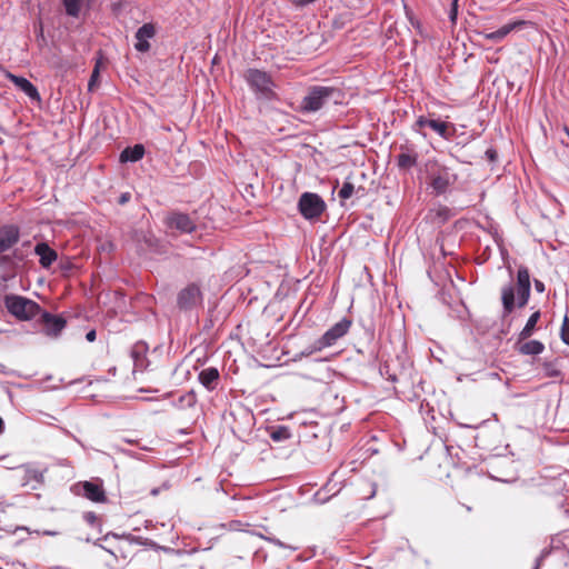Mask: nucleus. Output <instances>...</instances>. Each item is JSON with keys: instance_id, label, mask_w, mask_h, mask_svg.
Returning a JSON list of instances; mask_svg holds the SVG:
<instances>
[{"instance_id": "obj_4", "label": "nucleus", "mask_w": 569, "mask_h": 569, "mask_svg": "<svg viewBox=\"0 0 569 569\" xmlns=\"http://www.w3.org/2000/svg\"><path fill=\"white\" fill-rule=\"evenodd\" d=\"M426 171L429 180V187L437 196L446 193L449 187L457 180V174L453 173L450 168L441 164L437 160H429L426 163Z\"/></svg>"}, {"instance_id": "obj_32", "label": "nucleus", "mask_w": 569, "mask_h": 569, "mask_svg": "<svg viewBox=\"0 0 569 569\" xmlns=\"http://www.w3.org/2000/svg\"><path fill=\"white\" fill-rule=\"evenodd\" d=\"M98 77H99V67L96 66V68L93 69L92 73H91V77L89 79V83H88L89 90L93 89Z\"/></svg>"}, {"instance_id": "obj_35", "label": "nucleus", "mask_w": 569, "mask_h": 569, "mask_svg": "<svg viewBox=\"0 0 569 569\" xmlns=\"http://www.w3.org/2000/svg\"><path fill=\"white\" fill-rule=\"evenodd\" d=\"M180 401H187V405L191 407L196 402V393L190 391L186 396L181 397Z\"/></svg>"}, {"instance_id": "obj_5", "label": "nucleus", "mask_w": 569, "mask_h": 569, "mask_svg": "<svg viewBox=\"0 0 569 569\" xmlns=\"http://www.w3.org/2000/svg\"><path fill=\"white\" fill-rule=\"evenodd\" d=\"M8 469L16 470L14 477L20 483V487L30 490H38L44 483V475L48 471L46 467H41L36 462H28L17 467H7Z\"/></svg>"}, {"instance_id": "obj_37", "label": "nucleus", "mask_w": 569, "mask_h": 569, "mask_svg": "<svg viewBox=\"0 0 569 569\" xmlns=\"http://www.w3.org/2000/svg\"><path fill=\"white\" fill-rule=\"evenodd\" d=\"M458 18V6H451L449 10V20L452 24H456Z\"/></svg>"}, {"instance_id": "obj_8", "label": "nucleus", "mask_w": 569, "mask_h": 569, "mask_svg": "<svg viewBox=\"0 0 569 569\" xmlns=\"http://www.w3.org/2000/svg\"><path fill=\"white\" fill-rule=\"evenodd\" d=\"M21 238V229L16 223H3L0 226V266L7 264L11 258L4 254L11 250Z\"/></svg>"}, {"instance_id": "obj_47", "label": "nucleus", "mask_w": 569, "mask_h": 569, "mask_svg": "<svg viewBox=\"0 0 569 569\" xmlns=\"http://www.w3.org/2000/svg\"><path fill=\"white\" fill-rule=\"evenodd\" d=\"M458 2H459V0H452L451 6H455V4L458 6Z\"/></svg>"}, {"instance_id": "obj_18", "label": "nucleus", "mask_w": 569, "mask_h": 569, "mask_svg": "<svg viewBox=\"0 0 569 569\" xmlns=\"http://www.w3.org/2000/svg\"><path fill=\"white\" fill-rule=\"evenodd\" d=\"M9 80L21 90L27 97H29L33 101H40L41 97L37 89V87L27 78L21 76H16L13 73H8Z\"/></svg>"}, {"instance_id": "obj_28", "label": "nucleus", "mask_w": 569, "mask_h": 569, "mask_svg": "<svg viewBox=\"0 0 569 569\" xmlns=\"http://www.w3.org/2000/svg\"><path fill=\"white\" fill-rule=\"evenodd\" d=\"M542 370L545 376L548 378H557L561 373L556 361H545Z\"/></svg>"}, {"instance_id": "obj_17", "label": "nucleus", "mask_w": 569, "mask_h": 569, "mask_svg": "<svg viewBox=\"0 0 569 569\" xmlns=\"http://www.w3.org/2000/svg\"><path fill=\"white\" fill-rule=\"evenodd\" d=\"M34 253L39 257V264L43 269H49L58 259V253L48 242L41 241L34 246Z\"/></svg>"}, {"instance_id": "obj_41", "label": "nucleus", "mask_w": 569, "mask_h": 569, "mask_svg": "<svg viewBox=\"0 0 569 569\" xmlns=\"http://www.w3.org/2000/svg\"><path fill=\"white\" fill-rule=\"evenodd\" d=\"M110 537L118 538V535H116V533H107L103 538H101V540L108 541ZM98 541H100V539Z\"/></svg>"}, {"instance_id": "obj_39", "label": "nucleus", "mask_w": 569, "mask_h": 569, "mask_svg": "<svg viewBox=\"0 0 569 569\" xmlns=\"http://www.w3.org/2000/svg\"><path fill=\"white\" fill-rule=\"evenodd\" d=\"M533 284H535V289L538 291V292H543L545 291V283L538 279H535L533 281Z\"/></svg>"}, {"instance_id": "obj_40", "label": "nucleus", "mask_w": 569, "mask_h": 569, "mask_svg": "<svg viewBox=\"0 0 569 569\" xmlns=\"http://www.w3.org/2000/svg\"><path fill=\"white\" fill-rule=\"evenodd\" d=\"M97 338V332L96 330H90L87 332L86 335V339L89 341V342H93Z\"/></svg>"}, {"instance_id": "obj_44", "label": "nucleus", "mask_w": 569, "mask_h": 569, "mask_svg": "<svg viewBox=\"0 0 569 569\" xmlns=\"http://www.w3.org/2000/svg\"><path fill=\"white\" fill-rule=\"evenodd\" d=\"M237 526H238V522H237V521H232V522H230V528H231V529H237Z\"/></svg>"}, {"instance_id": "obj_46", "label": "nucleus", "mask_w": 569, "mask_h": 569, "mask_svg": "<svg viewBox=\"0 0 569 569\" xmlns=\"http://www.w3.org/2000/svg\"><path fill=\"white\" fill-rule=\"evenodd\" d=\"M43 533L47 535V536H54L56 535L54 531H44Z\"/></svg>"}, {"instance_id": "obj_38", "label": "nucleus", "mask_w": 569, "mask_h": 569, "mask_svg": "<svg viewBox=\"0 0 569 569\" xmlns=\"http://www.w3.org/2000/svg\"><path fill=\"white\" fill-rule=\"evenodd\" d=\"M130 200H131V193L130 192H123V193L120 194V197L118 199V203L123 206V204L128 203Z\"/></svg>"}, {"instance_id": "obj_10", "label": "nucleus", "mask_w": 569, "mask_h": 569, "mask_svg": "<svg viewBox=\"0 0 569 569\" xmlns=\"http://www.w3.org/2000/svg\"><path fill=\"white\" fill-rule=\"evenodd\" d=\"M351 323V320L345 317L331 326L320 338L317 339L316 349H326L335 346L339 339L348 333Z\"/></svg>"}, {"instance_id": "obj_2", "label": "nucleus", "mask_w": 569, "mask_h": 569, "mask_svg": "<svg viewBox=\"0 0 569 569\" xmlns=\"http://www.w3.org/2000/svg\"><path fill=\"white\" fill-rule=\"evenodd\" d=\"M345 98L343 91L333 86L313 84L307 89L305 97L297 107V112L311 114L319 112L329 103L341 104Z\"/></svg>"}, {"instance_id": "obj_14", "label": "nucleus", "mask_w": 569, "mask_h": 569, "mask_svg": "<svg viewBox=\"0 0 569 569\" xmlns=\"http://www.w3.org/2000/svg\"><path fill=\"white\" fill-rule=\"evenodd\" d=\"M40 321L43 325V332L53 338H57L67 325V320L62 315H52L44 310L40 313Z\"/></svg>"}, {"instance_id": "obj_29", "label": "nucleus", "mask_w": 569, "mask_h": 569, "mask_svg": "<svg viewBox=\"0 0 569 569\" xmlns=\"http://www.w3.org/2000/svg\"><path fill=\"white\" fill-rule=\"evenodd\" d=\"M355 192V186L351 181H349L348 179L342 183V187L340 188V190L338 191V197L341 199V200H347L349 198H351V196Z\"/></svg>"}, {"instance_id": "obj_22", "label": "nucleus", "mask_w": 569, "mask_h": 569, "mask_svg": "<svg viewBox=\"0 0 569 569\" xmlns=\"http://www.w3.org/2000/svg\"><path fill=\"white\" fill-rule=\"evenodd\" d=\"M148 351V345L144 341H138L131 349V357L134 362V369L142 370L144 365V355Z\"/></svg>"}, {"instance_id": "obj_43", "label": "nucleus", "mask_w": 569, "mask_h": 569, "mask_svg": "<svg viewBox=\"0 0 569 569\" xmlns=\"http://www.w3.org/2000/svg\"><path fill=\"white\" fill-rule=\"evenodd\" d=\"M94 545H96V546H99V547H101V548H103V549H104V550H107L109 553L114 555V552H113L112 550H110V549H108V548H106V547L101 546L98 541H97V542H94Z\"/></svg>"}, {"instance_id": "obj_9", "label": "nucleus", "mask_w": 569, "mask_h": 569, "mask_svg": "<svg viewBox=\"0 0 569 569\" xmlns=\"http://www.w3.org/2000/svg\"><path fill=\"white\" fill-rule=\"evenodd\" d=\"M425 128H430V130H433L437 134L446 140H450L455 133V129L451 123L441 121L439 119H428L423 116H420L412 126V129L421 136L426 137V132L422 131Z\"/></svg>"}, {"instance_id": "obj_16", "label": "nucleus", "mask_w": 569, "mask_h": 569, "mask_svg": "<svg viewBox=\"0 0 569 569\" xmlns=\"http://www.w3.org/2000/svg\"><path fill=\"white\" fill-rule=\"evenodd\" d=\"M154 36H156L154 24L151 22L143 23L136 31L134 37L137 39V42L134 43V49L139 52L149 51L150 50L149 40L152 39Z\"/></svg>"}, {"instance_id": "obj_19", "label": "nucleus", "mask_w": 569, "mask_h": 569, "mask_svg": "<svg viewBox=\"0 0 569 569\" xmlns=\"http://www.w3.org/2000/svg\"><path fill=\"white\" fill-rule=\"evenodd\" d=\"M198 380L208 391H213L219 385V370L216 367L204 368L199 372Z\"/></svg>"}, {"instance_id": "obj_12", "label": "nucleus", "mask_w": 569, "mask_h": 569, "mask_svg": "<svg viewBox=\"0 0 569 569\" xmlns=\"http://www.w3.org/2000/svg\"><path fill=\"white\" fill-rule=\"evenodd\" d=\"M164 224L169 230H176L179 233H192L197 229V222L190 214L172 210L164 218Z\"/></svg>"}, {"instance_id": "obj_33", "label": "nucleus", "mask_w": 569, "mask_h": 569, "mask_svg": "<svg viewBox=\"0 0 569 569\" xmlns=\"http://www.w3.org/2000/svg\"><path fill=\"white\" fill-rule=\"evenodd\" d=\"M317 347V340L313 341L310 346H308L306 349L301 351V356H310L317 351H321L322 349H316Z\"/></svg>"}, {"instance_id": "obj_48", "label": "nucleus", "mask_w": 569, "mask_h": 569, "mask_svg": "<svg viewBox=\"0 0 569 569\" xmlns=\"http://www.w3.org/2000/svg\"><path fill=\"white\" fill-rule=\"evenodd\" d=\"M61 268L64 270L69 269L68 264L61 266Z\"/></svg>"}, {"instance_id": "obj_6", "label": "nucleus", "mask_w": 569, "mask_h": 569, "mask_svg": "<svg viewBox=\"0 0 569 569\" xmlns=\"http://www.w3.org/2000/svg\"><path fill=\"white\" fill-rule=\"evenodd\" d=\"M7 310L17 319L28 321L40 316L42 309L36 301L17 295H9L4 299Z\"/></svg>"}, {"instance_id": "obj_34", "label": "nucleus", "mask_w": 569, "mask_h": 569, "mask_svg": "<svg viewBox=\"0 0 569 569\" xmlns=\"http://www.w3.org/2000/svg\"><path fill=\"white\" fill-rule=\"evenodd\" d=\"M83 519L91 526H94L98 521V517L94 512L88 511L83 513Z\"/></svg>"}, {"instance_id": "obj_23", "label": "nucleus", "mask_w": 569, "mask_h": 569, "mask_svg": "<svg viewBox=\"0 0 569 569\" xmlns=\"http://www.w3.org/2000/svg\"><path fill=\"white\" fill-rule=\"evenodd\" d=\"M540 317H541V313H540L539 310L535 311L529 317V319L527 320V323L525 325V327L522 328V330L518 335L519 341H525V340L529 339L533 335V331L536 329V326H537Z\"/></svg>"}, {"instance_id": "obj_36", "label": "nucleus", "mask_w": 569, "mask_h": 569, "mask_svg": "<svg viewBox=\"0 0 569 569\" xmlns=\"http://www.w3.org/2000/svg\"><path fill=\"white\" fill-rule=\"evenodd\" d=\"M550 553V550L543 549L540 553V556L536 559L535 567L532 569H540L541 562Z\"/></svg>"}, {"instance_id": "obj_20", "label": "nucleus", "mask_w": 569, "mask_h": 569, "mask_svg": "<svg viewBox=\"0 0 569 569\" xmlns=\"http://www.w3.org/2000/svg\"><path fill=\"white\" fill-rule=\"evenodd\" d=\"M516 350L523 356H538L545 351V345L539 340L519 341L516 342Z\"/></svg>"}, {"instance_id": "obj_30", "label": "nucleus", "mask_w": 569, "mask_h": 569, "mask_svg": "<svg viewBox=\"0 0 569 569\" xmlns=\"http://www.w3.org/2000/svg\"><path fill=\"white\" fill-rule=\"evenodd\" d=\"M561 340L569 346V319L565 317L560 332Z\"/></svg>"}, {"instance_id": "obj_26", "label": "nucleus", "mask_w": 569, "mask_h": 569, "mask_svg": "<svg viewBox=\"0 0 569 569\" xmlns=\"http://www.w3.org/2000/svg\"><path fill=\"white\" fill-rule=\"evenodd\" d=\"M290 437H291V431L286 426H276L270 430V438L274 442H282L284 440L290 439Z\"/></svg>"}, {"instance_id": "obj_42", "label": "nucleus", "mask_w": 569, "mask_h": 569, "mask_svg": "<svg viewBox=\"0 0 569 569\" xmlns=\"http://www.w3.org/2000/svg\"><path fill=\"white\" fill-rule=\"evenodd\" d=\"M4 430V421L3 419L0 417V433H2Z\"/></svg>"}, {"instance_id": "obj_1", "label": "nucleus", "mask_w": 569, "mask_h": 569, "mask_svg": "<svg viewBox=\"0 0 569 569\" xmlns=\"http://www.w3.org/2000/svg\"><path fill=\"white\" fill-rule=\"evenodd\" d=\"M531 293L530 273L527 267L520 266L517 271L516 283H508L501 288V320L508 321L516 308H523Z\"/></svg>"}, {"instance_id": "obj_45", "label": "nucleus", "mask_w": 569, "mask_h": 569, "mask_svg": "<svg viewBox=\"0 0 569 569\" xmlns=\"http://www.w3.org/2000/svg\"><path fill=\"white\" fill-rule=\"evenodd\" d=\"M159 493V489L158 488H154L151 490V495L152 496H157Z\"/></svg>"}, {"instance_id": "obj_3", "label": "nucleus", "mask_w": 569, "mask_h": 569, "mask_svg": "<svg viewBox=\"0 0 569 569\" xmlns=\"http://www.w3.org/2000/svg\"><path fill=\"white\" fill-rule=\"evenodd\" d=\"M244 80L258 100L272 101L278 99L274 91L276 83L268 72L249 68L244 73Z\"/></svg>"}, {"instance_id": "obj_27", "label": "nucleus", "mask_w": 569, "mask_h": 569, "mask_svg": "<svg viewBox=\"0 0 569 569\" xmlns=\"http://www.w3.org/2000/svg\"><path fill=\"white\" fill-rule=\"evenodd\" d=\"M256 536L260 537L261 539L279 547V548H282V549H289L291 551H296L298 550V547H295V546H290V545H287L284 543L283 541L279 540L278 538L273 537V536H270V535H263V533H256Z\"/></svg>"}, {"instance_id": "obj_15", "label": "nucleus", "mask_w": 569, "mask_h": 569, "mask_svg": "<svg viewBox=\"0 0 569 569\" xmlns=\"http://www.w3.org/2000/svg\"><path fill=\"white\" fill-rule=\"evenodd\" d=\"M528 26H533V23L531 21H527V20H515L512 22H509V23L502 26L501 28H499L496 31L483 32V37L487 40L498 43V42L502 41L512 31L521 30Z\"/></svg>"}, {"instance_id": "obj_50", "label": "nucleus", "mask_w": 569, "mask_h": 569, "mask_svg": "<svg viewBox=\"0 0 569 569\" xmlns=\"http://www.w3.org/2000/svg\"><path fill=\"white\" fill-rule=\"evenodd\" d=\"M20 529L21 530H27V531L29 530L27 527H21Z\"/></svg>"}, {"instance_id": "obj_7", "label": "nucleus", "mask_w": 569, "mask_h": 569, "mask_svg": "<svg viewBox=\"0 0 569 569\" xmlns=\"http://www.w3.org/2000/svg\"><path fill=\"white\" fill-rule=\"evenodd\" d=\"M299 213L309 221L317 220L325 212L327 204L325 200L313 192H303L298 200Z\"/></svg>"}, {"instance_id": "obj_13", "label": "nucleus", "mask_w": 569, "mask_h": 569, "mask_svg": "<svg viewBox=\"0 0 569 569\" xmlns=\"http://www.w3.org/2000/svg\"><path fill=\"white\" fill-rule=\"evenodd\" d=\"M202 301V292L197 283H189L177 296V306L182 311L197 308Z\"/></svg>"}, {"instance_id": "obj_21", "label": "nucleus", "mask_w": 569, "mask_h": 569, "mask_svg": "<svg viewBox=\"0 0 569 569\" xmlns=\"http://www.w3.org/2000/svg\"><path fill=\"white\" fill-rule=\"evenodd\" d=\"M144 147L140 143L124 148L120 153V162H137L143 158Z\"/></svg>"}, {"instance_id": "obj_25", "label": "nucleus", "mask_w": 569, "mask_h": 569, "mask_svg": "<svg viewBox=\"0 0 569 569\" xmlns=\"http://www.w3.org/2000/svg\"><path fill=\"white\" fill-rule=\"evenodd\" d=\"M84 0H63L66 13L69 17L78 18Z\"/></svg>"}, {"instance_id": "obj_11", "label": "nucleus", "mask_w": 569, "mask_h": 569, "mask_svg": "<svg viewBox=\"0 0 569 569\" xmlns=\"http://www.w3.org/2000/svg\"><path fill=\"white\" fill-rule=\"evenodd\" d=\"M72 492L77 496H83L92 502H104L107 500L106 491L102 486V481H80L72 486Z\"/></svg>"}, {"instance_id": "obj_24", "label": "nucleus", "mask_w": 569, "mask_h": 569, "mask_svg": "<svg viewBox=\"0 0 569 569\" xmlns=\"http://www.w3.org/2000/svg\"><path fill=\"white\" fill-rule=\"evenodd\" d=\"M418 153L415 151L401 152L397 156V164L401 170H409L417 164Z\"/></svg>"}, {"instance_id": "obj_49", "label": "nucleus", "mask_w": 569, "mask_h": 569, "mask_svg": "<svg viewBox=\"0 0 569 569\" xmlns=\"http://www.w3.org/2000/svg\"><path fill=\"white\" fill-rule=\"evenodd\" d=\"M565 130H566V133H567V136H568V138H569V129H568V128H566Z\"/></svg>"}, {"instance_id": "obj_31", "label": "nucleus", "mask_w": 569, "mask_h": 569, "mask_svg": "<svg viewBox=\"0 0 569 569\" xmlns=\"http://www.w3.org/2000/svg\"><path fill=\"white\" fill-rule=\"evenodd\" d=\"M485 157H486V159H487L489 162L493 163V162H496V161H497V159H498V152H497V150H496V149H493V148H489V149H487V150H486V152H485Z\"/></svg>"}]
</instances>
